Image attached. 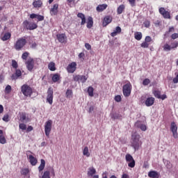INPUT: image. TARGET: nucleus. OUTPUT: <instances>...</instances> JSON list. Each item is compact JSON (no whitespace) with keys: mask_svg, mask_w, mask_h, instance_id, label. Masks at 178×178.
Masks as SVG:
<instances>
[{"mask_svg":"<svg viewBox=\"0 0 178 178\" xmlns=\"http://www.w3.org/2000/svg\"><path fill=\"white\" fill-rule=\"evenodd\" d=\"M47 102H48L50 105H52L54 102V90H52L51 88H49L47 90Z\"/></svg>","mask_w":178,"mask_h":178,"instance_id":"obj_7","label":"nucleus"},{"mask_svg":"<svg viewBox=\"0 0 178 178\" xmlns=\"http://www.w3.org/2000/svg\"><path fill=\"white\" fill-rule=\"evenodd\" d=\"M93 24H94V22L92 21V18L91 17H89L88 18L87 28L91 29V27H92Z\"/></svg>","mask_w":178,"mask_h":178,"instance_id":"obj_27","label":"nucleus"},{"mask_svg":"<svg viewBox=\"0 0 178 178\" xmlns=\"http://www.w3.org/2000/svg\"><path fill=\"white\" fill-rule=\"evenodd\" d=\"M137 1L138 2L140 0H137ZM136 0H128V2L129 3V5H131V6L132 8H134V6H136Z\"/></svg>","mask_w":178,"mask_h":178,"instance_id":"obj_42","label":"nucleus"},{"mask_svg":"<svg viewBox=\"0 0 178 178\" xmlns=\"http://www.w3.org/2000/svg\"><path fill=\"white\" fill-rule=\"evenodd\" d=\"M112 119H119L120 116L118 114H111Z\"/></svg>","mask_w":178,"mask_h":178,"instance_id":"obj_59","label":"nucleus"},{"mask_svg":"<svg viewBox=\"0 0 178 178\" xmlns=\"http://www.w3.org/2000/svg\"><path fill=\"white\" fill-rule=\"evenodd\" d=\"M170 130L172 133L174 138H177V125H176V123H175V122H172L171 123Z\"/></svg>","mask_w":178,"mask_h":178,"instance_id":"obj_12","label":"nucleus"},{"mask_svg":"<svg viewBox=\"0 0 178 178\" xmlns=\"http://www.w3.org/2000/svg\"><path fill=\"white\" fill-rule=\"evenodd\" d=\"M111 22H112V17L109 16H106L104 19L103 26L104 27H106V26H108V24H109V23H111Z\"/></svg>","mask_w":178,"mask_h":178,"instance_id":"obj_20","label":"nucleus"},{"mask_svg":"<svg viewBox=\"0 0 178 178\" xmlns=\"http://www.w3.org/2000/svg\"><path fill=\"white\" fill-rule=\"evenodd\" d=\"M42 178H50L49 177V171H45L42 177Z\"/></svg>","mask_w":178,"mask_h":178,"instance_id":"obj_48","label":"nucleus"},{"mask_svg":"<svg viewBox=\"0 0 178 178\" xmlns=\"http://www.w3.org/2000/svg\"><path fill=\"white\" fill-rule=\"evenodd\" d=\"M25 63L26 68L29 72H31V70L34 69V60L33 58H29Z\"/></svg>","mask_w":178,"mask_h":178,"instance_id":"obj_11","label":"nucleus"},{"mask_svg":"<svg viewBox=\"0 0 178 178\" xmlns=\"http://www.w3.org/2000/svg\"><path fill=\"white\" fill-rule=\"evenodd\" d=\"M171 38L172 40H176V38H178V33H173L172 35H171Z\"/></svg>","mask_w":178,"mask_h":178,"instance_id":"obj_60","label":"nucleus"},{"mask_svg":"<svg viewBox=\"0 0 178 178\" xmlns=\"http://www.w3.org/2000/svg\"><path fill=\"white\" fill-rule=\"evenodd\" d=\"M125 161L128 163L129 168H134L136 166V161L130 154H127L125 156Z\"/></svg>","mask_w":178,"mask_h":178,"instance_id":"obj_4","label":"nucleus"},{"mask_svg":"<svg viewBox=\"0 0 178 178\" xmlns=\"http://www.w3.org/2000/svg\"><path fill=\"white\" fill-rule=\"evenodd\" d=\"M12 66L14 69H17V67H18L17 62H16V60H12Z\"/></svg>","mask_w":178,"mask_h":178,"instance_id":"obj_47","label":"nucleus"},{"mask_svg":"<svg viewBox=\"0 0 178 178\" xmlns=\"http://www.w3.org/2000/svg\"><path fill=\"white\" fill-rule=\"evenodd\" d=\"M140 135L138 134H132V147L134 148L135 151H137L140 148Z\"/></svg>","mask_w":178,"mask_h":178,"instance_id":"obj_1","label":"nucleus"},{"mask_svg":"<svg viewBox=\"0 0 178 178\" xmlns=\"http://www.w3.org/2000/svg\"><path fill=\"white\" fill-rule=\"evenodd\" d=\"M163 51H165V52H169V51H170L172 49L171 46L169 44H165L163 47Z\"/></svg>","mask_w":178,"mask_h":178,"instance_id":"obj_32","label":"nucleus"},{"mask_svg":"<svg viewBox=\"0 0 178 178\" xmlns=\"http://www.w3.org/2000/svg\"><path fill=\"white\" fill-rule=\"evenodd\" d=\"M3 120L4 122H9V115L7 114V115H5L3 117Z\"/></svg>","mask_w":178,"mask_h":178,"instance_id":"obj_56","label":"nucleus"},{"mask_svg":"<svg viewBox=\"0 0 178 178\" xmlns=\"http://www.w3.org/2000/svg\"><path fill=\"white\" fill-rule=\"evenodd\" d=\"M164 163L167 168V169H171L172 168V163H170V161L165 160L164 161Z\"/></svg>","mask_w":178,"mask_h":178,"instance_id":"obj_38","label":"nucleus"},{"mask_svg":"<svg viewBox=\"0 0 178 178\" xmlns=\"http://www.w3.org/2000/svg\"><path fill=\"white\" fill-rule=\"evenodd\" d=\"M11 91H12V86H10V85H8L5 88L6 94H10Z\"/></svg>","mask_w":178,"mask_h":178,"instance_id":"obj_39","label":"nucleus"},{"mask_svg":"<svg viewBox=\"0 0 178 178\" xmlns=\"http://www.w3.org/2000/svg\"><path fill=\"white\" fill-rule=\"evenodd\" d=\"M148 176L150 178H159V174L156 171H150L148 172Z\"/></svg>","mask_w":178,"mask_h":178,"instance_id":"obj_23","label":"nucleus"},{"mask_svg":"<svg viewBox=\"0 0 178 178\" xmlns=\"http://www.w3.org/2000/svg\"><path fill=\"white\" fill-rule=\"evenodd\" d=\"M56 37L59 42H61L62 44H66L67 38L65 33L57 34Z\"/></svg>","mask_w":178,"mask_h":178,"instance_id":"obj_13","label":"nucleus"},{"mask_svg":"<svg viewBox=\"0 0 178 178\" xmlns=\"http://www.w3.org/2000/svg\"><path fill=\"white\" fill-rule=\"evenodd\" d=\"M77 69V63L76 62H72L70 63L67 67V71L68 73H74Z\"/></svg>","mask_w":178,"mask_h":178,"instance_id":"obj_9","label":"nucleus"},{"mask_svg":"<svg viewBox=\"0 0 178 178\" xmlns=\"http://www.w3.org/2000/svg\"><path fill=\"white\" fill-rule=\"evenodd\" d=\"M122 33V28L120 26H117L115 30L113 33H111V37H116L118 34Z\"/></svg>","mask_w":178,"mask_h":178,"instance_id":"obj_22","label":"nucleus"},{"mask_svg":"<svg viewBox=\"0 0 178 178\" xmlns=\"http://www.w3.org/2000/svg\"><path fill=\"white\" fill-rule=\"evenodd\" d=\"M145 27H149L151 26V22L149 21H145L144 22Z\"/></svg>","mask_w":178,"mask_h":178,"instance_id":"obj_57","label":"nucleus"},{"mask_svg":"<svg viewBox=\"0 0 178 178\" xmlns=\"http://www.w3.org/2000/svg\"><path fill=\"white\" fill-rule=\"evenodd\" d=\"M115 101H116V102H120V101H122V97H120V95L115 96Z\"/></svg>","mask_w":178,"mask_h":178,"instance_id":"obj_54","label":"nucleus"},{"mask_svg":"<svg viewBox=\"0 0 178 178\" xmlns=\"http://www.w3.org/2000/svg\"><path fill=\"white\" fill-rule=\"evenodd\" d=\"M125 6L124 5H120L119 7L117 8V13L118 15H122L123 13V10H124Z\"/></svg>","mask_w":178,"mask_h":178,"instance_id":"obj_29","label":"nucleus"},{"mask_svg":"<svg viewBox=\"0 0 178 178\" xmlns=\"http://www.w3.org/2000/svg\"><path fill=\"white\" fill-rule=\"evenodd\" d=\"M135 127L137 129H140L142 131H145L147 130V125H145V124L143 123L141 121H137L135 123Z\"/></svg>","mask_w":178,"mask_h":178,"instance_id":"obj_15","label":"nucleus"},{"mask_svg":"<svg viewBox=\"0 0 178 178\" xmlns=\"http://www.w3.org/2000/svg\"><path fill=\"white\" fill-rule=\"evenodd\" d=\"M74 81H79V83H86L87 81V76L84 75H76L74 77Z\"/></svg>","mask_w":178,"mask_h":178,"instance_id":"obj_14","label":"nucleus"},{"mask_svg":"<svg viewBox=\"0 0 178 178\" xmlns=\"http://www.w3.org/2000/svg\"><path fill=\"white\" fill-rule=\"evenodd\" d=\"M28 159L32 166H35V165H37V163H38L37 159L31 154L29 155Z\"/></svg>","mask_w":178,"mask_h":178,"instance_id":"obj_16","label":"nucleus"},{"mask_svg":"<svg viewBox=\"0 0 178 178\" xmlns=\"http://www.w3.org/2000/svg\"><path fill=\"white\" fill-rule=\"evenodd\" d=\"M65 97L66 98H73V91L70 89L67 90Z\"/></svg>","mask_w":178,"mask_h":178,"instance_id":"obj_30","label":"nucleus"},{"mask_svg":"<svg viewBox=\"0 0 178 178\" xmlns=\"http://www.w3.org/2000/svg\"><path fill=\"white\" fill-rule=\"evenodd\" d=\"M20 120L25 123H27L28 122H29V118H27V115H26V113H22L20 115Z\"/></svg>","mask_w":178,"mask_h":178,"instance_id":"obj_26","label":"nucleus"},{"mask_svg":"<svg viewBox=\"0 0 178 178\" xmlns=\"http://www.w3.org/2000/svg\"><path fill=\"white\" fill-rule=\"evenodd\" d=\"M88 92L89 97H94V88L90 86L88 88Z\"/></svg>","mask_w":178,"mask_h":178,"instance_id":"obj_35","label":"nucleus"},{"mask_svg":"<svg viewBox=\"0 0 178 178\" xmlns=\"http://www.w3.org/2000/svg\"><path fill=\"white\" fill-rule=\"evenodd\" d=\"M23 25L27 30H35L38 27L35 23L29 22V21H24Z\"/></svg>","mask_w":178,"mask_h":178,"instance_id":"obj_8","label":"nucleus"},{"mask_svg":"<svg viewBox=\"0 0 178 178\" xmlns=\"http://www.w3.org/2000/svg\"><path fill=\"white\" fill-rule=\"evenodd\" d=\"M77 17H79V19H81V26H84V24H86V15L81 13H78Z\"/></svg>","mask_w":178,"mask_h":178,"instance_id":"obj_24","label":"nucleus"},{"mask_svg":"<svg viewBox=\"0 0 178 178\" xmlns=\"http://www.w3.org/2000/svg\"><path fill=\"white\" fill-rule=\"evenodd\" d=\"M59 79H60V76L58 74H55L52 76V81H54V83H56V81H59Z\"/></svg>","mask_w":178,"mask_h":178,"instance_id":"obj_37","label":"nucleus"},{"mask_svg":"<svg viewBox=\"0 0 178 178\" xmlns=\"http://www.w3.org/2000/svg\"><path fill=\"white\" fill-rule=\"evenodd\" d=\"M154 95L156 98H161V92L159 91H154Z\"/></svg>","mask_w":178,"mask_h":178,"instance_id":"obj_52","label":"nucleus"},{"mask_svg":"<svg viewBox=\"0 0 178 178\" xmlns=\"http://www.w3.org/2000/svg\"><path fill=\"white\" fill-rule=\"evenodd\" d=\"M18 79H19V77L17 76L15 74H13L11 76V79H12V80H17Z\"/></svg>","mask_w":178,"mask_h":178,"instance_id":"obj_62","label":"nucleus"},{"mask_svg":"<svg viewBox=\"0 0 178 178\" xmlns=\"http://www.w3.org/2000/svg\"><path fill=\"white\" fill-rule=\"evenodd\" d=\"M48 67L51 72H55V70H56V68L55 67V64L53 62L49 64Z\"/></svg>","mask_w":178,"mask_h":178,"instance_id":"obj_33","label":"nucleus"},{"mask_svg":"<svg viewBox=\"0 0 178 178\" xmlns=\"http://www.w3.org/2000/svg\"><path fill=\"white\" fill-rule=\"evenodd\" d=\"M19 129H21V130H26V129H27V125H26V124H19Z\"/></svg>","mask_w":178,"mask_h":178,"instance_id":"obj_49","label":"nucleus"},{"mask_svg":"<svg viewBox=\"0 0 178 178\" xmlns=\"http://www.w3.org/2000/svg\"><path fill=\"white\" fill-rule=\"evenodd\" d=\"M0 143L6 144V138H5V136H3V135L0 136Z\"/></svg>","mask_w":178,"mask_h":178,"instance_id":"obj_41","label":"nucleus"},{"mask_svg":"<svg viewBox=\"0 0 178 178\" xmlns=\"http://www.w3.org/2000/svg\"><path fill=\"white\" fill-rule=\"evenodd\" d=\"M85 48H86V49H88V51H90V49H91V44H88V43H86L85 44Z\"/></svg>","mask_w":178,"mask_h":178,"instance_id":"obj_61","label":"nucleus"},{"mask_svg":"<svg viewBox=\"0 0 178 178\" xmlns=\"http://www.w3.org/2000/svg\"><path fill=\"white\" fill-rule=\"evenodd\" d=\"M131 88H132V86H131V83H130V82L124 85V86H123V95L125 97H130V94H131Z\"/></svg>","mask_w":178,"mask_h":178,"instance_id":"obj_5","label":"nucleus"},{"mask_svg":"<svg viewBox=\"0 0 178 178\" xmlns=\"http://www.w3.org/2000/svg\"><path fill=\"white\" fill-rule=\"evenodd\" d=\"M36 19H38V22H42L44 20V16L38 15Z\"/></svg>","mask_w":178,"mask_h":178,"instance_id":"obj_53","label":"nucleus"},{"mask_svg":"<svg viewBox=\"0 0 178 178\" xmlns=\"http://www.w3.org/2000/svg\"><path fill=\"white\" fill-rule=\"evenodd\" d=\"M15 74L17 77H20V76H22V71H20V70H16Z\"/></svg>","mask_w":178,"mask_h":178,"instance_id":"obj_55","label":"nucleus"},{"mask_svg":"<svg viewBox=\"0 0 178 178\" xmlns=\"http://www.w3.org/2000/svg\"><path fill=\"white\" fill-rule=\"evenodd\" d=\"M67 2L68 6H70L71 8L74 6V0H67Z\"/></svg>","mask_w":178,"mask_h":178,"instance_id":"obj_43","label":"nucleus"},{"mask_svg":"<svg viewBox=\"0 0 178 178\" xmlns=\"http://www.w3.org/2000/svg\"><path fill=\"white\" fill-rule=\"evenodd\" d=\"M44 168H45V160L41 159L40 160V165L38 167L39 172H42V170H44Z\"/></svg>","mask_w":178,"mask_h":178,"instance_id":"obj_25","label":"nucleus"},{"mask_svg":"<svg viewBox=\"0 0 178 178\" xmlns=\"http://www.w3.org/2000/svg\"><path fill=\"white\" fill-rule=\"evenodd\" d=\"M21 91L25 97H31V94H33V89L27 84L21 87Z\"/></svg>","mask_w":178,"mask_h":178,"instance_id":"obj_2","label":"nucleus"},{"mask_svg":"<svg viewBox=\"0 0 178 178\" xmlns=\"http://www.w3.org/2000/svg\"><path fill=\"white\" fill-rule=\"evenodd\" d=\"M154 102H155V98L149 97L145 100V104L146 106H152L154 105Z\"/></svg>","mask_w":178,"mask_h":178,"instance_id":"obj_18","label":"nucleus"},{"mask_svg":"<svg viewBox=\"0 0 178 178\" xmlns=\"http://www.w3.org/2000/svg\"><path fill=\"white\" fill-rule=\"evenodd\" d=\"M140 47L142 48H148L149 47V44H148V42H143L141 44H140Z\"/></svg>","mask_w":178,"mask_h":178,"instance_id":"obj_44","label":"nucleus"},{"mask_svg":"<svg viewBox=\"0 0 178 178\" xmlns=\"http://www.w3.org/2000/svg\"><path fill=\"white\" fill-rule=\"evenodd\" d=\"M159 13L163 15V17L164 19H170V13L169 11H167L165 8H159Z\"/></svg>","mask_w":178,"mask_h":178,"instance_id":"obj_10","label":"nucleus"},{"mask_svg":"<svg viewBox=\"0 0 178 178\" xmlns=\"http://www.w3.org/2000/svg\"><path fill=\"white\" fill-rule=\"evenodd\" d=\"M29 56V52H24L23 54H22V59L24 60H26L27 59V57Z\"/></svg>","mask_w":178,"mask_h":178,"instance_id":"obj_51","label":"nucleus"},{"mask_svg":"<svg viewBox=\"0 0 178 178\" xmlns=\"http://www.w3.org/2000/svg\"><path fill=\"white\" fill-rule=\"evenodd\" d=\"M33 5L34 8H41V6H42V1H41V0L35 1Z\"/></svg>","mask_w":178,"mask_h":178,"instance_id":"obj_28","label":"nucleus"},{"mask_svg":"<svg viewBox=\"0 0 178 178\" xmlns=\"http://www.w3.org/2000/svg\"><path fill=\"white\" fill-rule=\"evenodd\" d=\"M95 173H97V170H95V168H94V167H90L88 169V176L89 177H92L94 176V175H95Z\"/></svg>","mask_w":178,"mask_h":178,"instance_id":"obj_19","label":"nucleus"},{"mask_svg":"<svg viewBox=\"0 0 178 178\" xmlns=\"http://www.w3.org/2000/svg\"><path fill=\"white\" fill-rule=\"evenodd\" d=\"M134 36L138 41H140L143 38V33L141 32H136L134 33Z\"/></svg>","mask_w":178,"mask_h":178,"instance_id":"obj_31","label":"nucleus"},{"mask_svg":"<svg viewBox=\"0 0 178 178\" xmlns=\"http://www.w3.org/2000/svg\"><path fill=\"white\" fill-rule=\"evenodd\" d=\"M59 8V4L56 3L54 5L53 8L50 10V13L51 16H55L56 15H58V9Z\"/></svg>","mask_w":178,"mask_h":178,"instance_id":"obj_17","label":"nucleus"},{"mask_svg":"<svg viewBox=\"0 0 178 178\" xmlns=\"http://www.w3.org/2000/svg\"><path fill=\"white\" fill-rule=\"evenodd\" d=\"M83 154L85 156L88 158L90 156V152L88 151V147H85L83 150Z\"/></svg>","mask_w":178,"mask_h":178,"instance_id":"obj_34","label":"nucleus"},{"mask_svg":"<svg viewBox=\"0 0 178 178\" xmlns=\"http://www.w3.org/2000/svg\"><path fill=\"white\" fill-rule=\"evenodd\" d=\"M177 47H178L177 42H174L173 43L171 44V49H175V48H177Z\"/></svg>","mask_w":178,"mask_h":178,"instance_id":"obj_50","label":"nucleus"},{"mask_svg":"<svg viewBox=\"0 0 178 178\" xmlns=\"http://www.w3.org/2000/svg\"><path fill=\"white\" fill-rule=\"evenodd\" d=\"M51 130H52V120H49L44 124V133L47 137H49Z\"/></svg>","mask_w":178,"mask_h":178,"instance_id":"obj_3","label":"nucleus"},{"mask_svg":"<svg viewBox=\"0 0 178 178\" xmlns=\"http://www.w3.org/2000/svg\"><path fill=\"white\" fill-rule=\"evenodd\" d=\"M108 8L107 4H100L96 8L97 12H104Z\"/></svg>","mask_w":178,"mask_h":178,"instance_id":"obj_21","label":"nucleus"},{"mask_svg":"<svg viewBox=\"0 0 178 178\" xmlns=\"http://www.w3.org/2000/svg\"><path fill=\"white\" fill-rule=\"evenodd\" d=\"M122 178H129V175L127 174H123L122 176Z\"/></svg>","mask_w":178,"mask_h":178,"instance_id":"obj_64","label":"nucleus"},{"mask_svg":"<svg viewBox=\"0 0 178 178\" xmlns=\"http://www.w3.org/2000/svg\"><path fill=\"white\" fill-rule=\"evenodd\" d=\"M27 42V41L26 40V39L24 38H20L19 39L15 44V48L17 51H20V49H22V48H23V47H24V45H26V43Z\"/></svg>","mask_w":178,"mask_h":178,"instance_id":"obj_6","label":"nucleus"},{"mask_svg":"<svg viewBox=\"0 0 178 178\" xmlns=\"http://www.w3.org/2000/svg\"><path fill=\"white\" fill-rule=\"evenodd\" d=\"M37 16H38L37 14H31V15H30V18H31V19H37Z\"/></svg>","mask_w":178,"mask_h":178,"instance_id":"obj_63","label":"nucleus"},{"mask_svg":"<svg viewBox=\"0 0 178 178\" xmlns=\"http://www.w3.org/2000/svg\"><path fill=\"white\" fill-rule=\"evenodd\" d=\"M29 168H22L21 170V174L24 175V176H26V175H29Z\"/></svg>","mask_w":178,"mask_h":178,"instance_id":"obj_40","label":"nucleus"},{"mask_svg":"<svg viewBox=\"0 0 178 178\" xmlns=\"http://www.w3.org/2000/svg\"><path fill=\"white\" fill-rule=\"evenodd\" d=\"M170 33H175V27L174 26L170 27L168 29V31L165 32V35H166V34H169Z\"/></svg>","mask_w":178,"mask_h":178,"instance_id":"obj_46","label":"nucleus"},{"mask_svg":"<svg viewBox=\"0 0 178 178\" xmlns=\"http://www.w3.org/2000/svg\"><path fill=\"white\" fill-rule=\"evenodd\" d=\"M10 33H6L2 38L1 40L3 41H8V40H9V38H10Z\"/></svg>","mask_w":178,"mask_h":178,"instance_id":"obj_36","label":"nucleus"},{"mask_svg":"<svg viewBox=\"0 0 178 178\" xmlns=\"http://www.w3.org/2000/svg\"><path fill=\"white\" fill-rule=\"evenodd\" d=\"M149 83H151V81L149 80V79H145L143 80V86H148V84H149Z\"/></svg>","mask_w":178,"mask_h":178,"instance_id":"obj_45","label":"nucleus"},{"mask_svg":"<svg viewBox=\"0 0 178 178\" xmlns=\"http://www.w3.org/2000/svg\"><path fill=\"white\" fill-rule=\"evenodd\" d=\"M151 41H152V38H151L150 36L145 37V42H151Z\"/></svg>","mask_w":178,"mask_h":178,"instance_id":"obj_58","label":"nucleus"}]
</instances>
